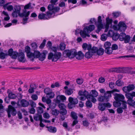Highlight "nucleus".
I'll return each mask as SVG.
<instances>
[{"instance_id":"f257e3e1","label":"nucleus","mask_w":135,"mask_h":135,"mask_svg":"<svg viewBox=\"0 0 135 135\" xmlns=\"http://www.w3.org/2000/svg\"><path fill=\"white\" fill-rule=\"evenodd\" d=\"M47 8L49 11L47 12L46 14L42 13L39 14L38 17L39 19L48 20L53 17L51 16L52 15L58 12L60 10L59 7H54L52 4L49 5Z\"/></svg>"},{"instance_id":"f03ea898","label":"nucleus","mask_w":135,"mask_h":135,"mask_svg":"<svg viewBox=\"0 0 135 135\" xmlns=\"http://www.w3.org/2000/svg\"><path fill=\"white\" fill-rule=\"evenodd\" d=\"M47 53L46 51H44L42 53H40L39 51L35 50L33 53H32L29 58H38L39 60L43 61L45 59L46 55Z\"/></svg>"},{"instance_id":"7ed1b4c3","label":"nucleus","mask_w":135,"mask_h":135,"mask_svg":"<svg viewBox=\"0 0 135 135\" xmlns=\"http://www.w3.org/2000/svg\"><path fill=\"white\" fill-rule=\"evenodd\" d=\"M113 28L115 30L124 32L126 29L127 26L123 22L120 21L118 25H114Z\"/></svg>"},{"instance_id":"20e7f679","label":"nucleus","mask_w":135,"mask_h":135,"mask_svg":"<svg viewBox=\"0 0 135 135\" xmlns=\"http://www.w3.org/2000/svg\"><path fill=\"white\" fill-rule=\"evenodd\" d=\"M61 56V53L60 52H57L55 54L50 52L49 54L48 59L51 60L53 61H56Z\"/></svg>"},{"instance_id":"39448f33","label":"nucleus","mask_w":135,"mask_h":135,"mask_svg":"<svg viewBox=\"0 0 135 135\" xmlns=\"http://www.w3.org/2000/svg\"><path fill=\"white\" fill-rule=\"evenodd\" d=\"M98 95V93L96 91L92 90L90 92V94H88V99H91L93 103H95L97 101V99L95 97H97Z\"/></svg>"},{"instance_id":"423d86ee","label":"nucleus","mask_w":135,"mask_h":135,"mask_svg":"<svg viewBox=\"0 0 135 135\" xmlns=\"http://www.w3.org/2000/svg\"><path fill=\"white\" fill-rule=\"evenodd\" d=\"M77 52L76 50L73 49L70 50H66L64 52V54H66L70 58H73L75 56Z\"/></svg>"},{"instance_id":"0eeeda50","label":"nucleus","mask_w":135,"mask_h":135,"mask_svg":"<svg viewBox=\"0 0 135 135\" xmlns=\"http://www.w3.org/2000/svg\"><path fill=\"white\" fill-rule=\"evenodd\" d=\"M69 103L68 106L69 109H71L74 107L75 105L78 103V100L76 98H74L72 97H69L68 99Z\"/></svg>"},{"instance_id":"6e6552de","label":"nucleus","mask_w":135,"mask_h":135,"mask_svg":"<svg viewBox=\"0 0 135 135\" xmlns=\"http://www.w3.org/2000/svg\"><path fill=\"white\" fill-rule=\"evenodd\" d=\"M130 39V36L126 35L124 33H122L120 34L119 35V40L121 41H124L126 43H128Z\"/></svg>"},{"instance_id":"1a4fd4ad","label":"nucleus","mask_w":135,"mask_h":135,"mask_svg":"<svg viewBox=\"0 0 135 135\" xmlns=\"http://www.w3.org/2000/svg\"><path fill=\"white\" fill-rule=\"evenodd\" d=\"M30 13V12L29 11H27L26 10H24L22 13L20 15V16L22 17L23 18V20L24 22L23 24H25L27 22L28 19V16Z\"/></svg>"},{"instance_id":"9d476101","label":"nucleus","mask_w":135,"mask_h":135,"mask_svg":"<svg viewBox=\"0 0 135 135\" xmlns=\"http://www.w3.org/2000/svg\"><path fill=\"white\" fill-rule=\"evenodd\" d=\"M88 92L86 90H80L78 93V94L80 96L79 99L82 100H85L86 98L88 99Z\"/></svg>"},{"instance_id":"9b49d317","label":"nucleus","mask_w":135,"mask_h":135,"mask_svg":"<svg viewBox=\"0 0 135 135\" xmlns=\"http://www.w3.org/2000/svg\"><path fill=\"white\" fill-rule=\"evenodd\" d=\"M102 20L101 17L99 16L98 18V22L97 23V29L96 31V32L98 33L100 30L103 28H104V26L102 23Z\"/></svg>"},{"instance_id":"f8f14e48","label":"nucleus","mask_w":135,"mask_h":135,"mask_svg":"<svg viewBox=\"0 0 135 135\" xmlns=\"http://www.w3.org/2000/svg\"><path fill=\"white\" fill-rule=\"evenodd\" d=\"M7 112L8 117L9 118L11 117V114L13 116H15L17 114L16 110L14 107L11 105L8 106Z\"/></svg>"},{"instance_id":"ddd939ff","label":"nucleus","mask_w":135,"mask_h":135,"mask_svg":"<svg viewBox=\"0 0 135 135\" xmlns=\"http://www.w3.org/2000/svg\"><path fill=\"white\" fill-rule=\"evenodd\" d=\"M135 88V86L134 85H129L127 86L123 87L122 88V90L124 92L127 93L133 90Z\"/></svg>"},{"instance_id":"4468645a","label":"nucleus","mask_w":135,"mask_h":135,"mask_svg":"<svg viewBox=\"0 0 135 135\" xmlns=\"http://www.w3.org/2000/svg\"><path fill=\"white\" fill-rule=\"evenodd\" d=\"M8 53V55L13 59H16L18 55V54L17 52L13 51V49H12L9 50Z\"/></svg>"},{"instance_id":"2eb2a0df","label":"nucleus","mask_w":135,"mask_h":135,"mask_svg":"<svg viewBox=\"0 0 135 135\" xmlns=\"http://www.w3.org/2000/svg\"><path fill=\"white\" fill-rule=\"evenodd\" d=\"M114 96V99L116 101H122L125 98L124 96L121 94H115Z\"/></svg>"},{"instance_id":"dca6fc26","label":"nucleus","mask_w":135,"mask_h":135,"mask_svg":"<svg viewBox=\"0 0 135 135\" xmlns=\"http://www.w3.org/2000/svg\"><path fill=\"white\" fill-rule=\"evenodd\" d=\"M89 33L88 32L86 29L84 28L83 30H81L80 32L81 36L83 38H85L86 37H89L90 35L89 34Z\"/></svg>"},{"instance_id":"f3484780","label":"nucleus","mask_w":135,"mask_h":135,"mask_svg":"<svg viewBox=\"0 0 135 135\" xmlns=\"http://www.w3.org/2000/svg\"><path fill=\"white\" fill-rule=\"evenodd\" d=\"M106 24L105 26V32H107L108 30L109 25H111L112 23V20L110 19L109 17L106 18Z\"/></svg>"},{"instance_id":"a211bd4d","label":"nucleus","mask_w":135,"mask_h":135,"mask_svg":"<svg viewBox=\"0 0 135 135\" xmlns=\"http://www.w3.org/2000/svg\"><path fill=\"white\" fill-rule=\"evenodd\" d=\"M18 59L20 62H24L26 60L25 55L23 52L20 53L18 55Z\"/></svg>"},{"instance_id":"6ab92c4d","label":"nucleus","mask_w":135,"mask_h":135,"mask_svg":"<svg viewBox=\"0 0 135 135\" xmlns=\"http://www.w3.org/2000/svg\"><path fill=\"white\" fill-rule=\"evenodd\" d=\"M38 104L41 107H38L37 108V111L38 113L40 114L44 112L43 108H45L46 107L43 104L40 103H39Z\"/></svg>"},{"instance_id":"aec40b11","label":"nucleus","mask_w":135,"mask_h":135,"mask_svg":"<svg viewBox=\"0 0 135 135\" xmlns=\"http://www.w3.org/2000/svg\"><path fill=\"white\" fill-rule=\"evenodd\" d=\"M30 51L31 49L29 46H27L25 47V51L26 53L27 56L29 58H30L32 53Z\"/></svg>"},{"instance_id":"412c9836","label":"nucleus","mask_w":135,"mask_h":135,"mask_svg":"<svg viewBox=\"0 0 135 135\" xmlns=\"http://www.w3.org/2000/svg\"><path fill=\"white\" fill-rule=\"evenodd\" d=\"M1 44L0 43V52H1L0 53V58L2 59H3L7 56L8 54L6 52L5 53L2 52V49L1 47Z\"/></svg>"},{"instance_id":"4be33fe9","label":"nucleus","mask_w":135,"mask_h":135,"mask_svg":"<svg viewBox=\"0 0 135 135\" xmlns=\"http://www.w3.org/2000/svg\"><path fill=\"white\" fill-rule=\"evenodd\" d=\"M75 56L76 58L78 60H81L84 57V54L81 51H79L78 53L77 52Z\"/></svg>"},{"instance_id":"5701e85b","label":"nucleus","mask_w":135,"mask_h":135,"mask_svg":"<svg viewBox=\"0 0 135 135\" xmlns=\"http://www.w3.org/2000/svg\"><path fill=\"white\" fill-rule=\"evenodd\" d=\"M85 28L86 29L87 32L90 33L94 29L95 26L94 25H90L88 26L85 27Z\"/></svg>"},{"instance_id":"b1692460","label":"nucleus","mask_w":135,"mask_h":135,"mask_svg":"<svg viewBox=\"0 0 135 135\" xmlns=\"http://www.w3.org/2000/svg\"><path fill=\"white\" fill-rule=\"evenodd\" d=\"M112 92L111 91H108L104 94V96L106 99V101H107V99L111 97V94Z\"/></svg>"},{"instance_id":"393cba45","label":"nucleus","mask_w":135,"mask_h":135,"mask_svg":"<svg viewBox=\"0 0 135 135\" xmlns=\"http://www.w3.org/2000/svg\"><path fill=\"white\" fill-rule=\"evenodd\" d=\"M33 118L35 120L37 121H41L42 119V115L39 113L35 114L33 116Z\"/></svg>"},{"instance_id":"a878e982","label":"nucleus","mask_w":135,"mask_h":135,"mask_svg":"<svg viewBox=\"0 0 135 135\" xmlns=\"http://www.w3.org/2000/svg\"><path fill=\"white\" fill-rule=\"evenodd\" d=\"M91 47L90 45H87L86 43H84L82 45V47L84 50H86V49L89 51Z\"/></svg>"},{"instance_id":"bb28decb","label":"nucleus","mask_w":135,"mask_h":135,"mask_svg":"<svg viewBox=\"0 0 135 135\" xmlns=\"http://www.w3.org/2000/svg\"><path fill=\"white\" fill-rule=\"evenodd\" d=\"M98 108L100 110L102 111H103L105 109V106L104 104V103H99V105L98 106Z\"/></svg>"},{"instance_id":"cd10ccee","label":"nucleus","mask_w":135,"mask_h":135,"mask_svg":"<svg viewBox=\"0 0 135 135\" xmlns=\"http://www.w3.org/2000/svg\"><path fill=\"white\" fill-rule=\"evenodd\" d=\"M21 104L23 107H26L28 104V102L25 99L22 100L21 101Z\"/></svg>"},{"instance_id":"c85d7f7f","label":"nucleus","mask_w":135,"mask_h":135,"mask_svg":"<svg viewBox=\"0 0 135 135\" xmlns=\"http://www.w3.org/2000/svg\"><path fill=\"white\" fill-rule=\"evenodd\" d=\"M104 52V49L102 48L97 49L96 54L98 55H103Z\"/></svg>"},{"instance_id":"c756f323","label":"nucleus","mask_w":135,"mask_h":135,"mask_svg":"<svg viewBox=\"0 0 135 135\" xmlns=\"http://www.w3.org/2000/svg\"><path fill=\"white\" fill-rule=\"evenodd\" d=\"M47 130L50 132L55 133L56 132L57 129L55 127H46Z\"/></svg>"},{"instance_id":"7c9ffc66","label":"nucleus","mask_w":135,"mask_h":135,"mask_svg":"<svg viewBox=\"0 0 135 135\" xmlns=\"http://www.w3.org/2000/svg\"><path fill=\"white\" fill-rule=\"evenodd\" d=\"M128 104L133 107L135 105V101L132 99H128L127 101Z\"/></svg>"},{"instance_id":"2f4dec72","label":"nucleus","mask_w":135,"mask_h":135,"mask_svg":"<svg viewBox=\"0 0 135 135\" xmlns=\"http://www.w3.org/2000/svg\"><path fill=\"white\" fill-rule=\"evenodd\" d=\"M92 55V52H91L90 51H88L85 54V56L86 58H89L91 57Z\"/></svg>"},{"instance_id":"473e14b6","label":"nucleus","mask_w":135,"mask_h":135,"mask_svg":"<svg viewBox=\"0 0 135 135\" xmlns=\"http://www.w3.org/2000/svg\"><path fill=\"white\" fill-rule=\"evenodd\" d=\"M51 113L52 115L57 116L59 114V112L57 109H54L52 110Z\"/></svg>"},{"instance_id":"72a5a7b5","label":"nucleus","mask_w":135,"mask_h":135,"mask_svg":"<svg viewBox=\"0 0 135 135\" xmlns=\"http://www.w3.org/2000/svg\"><path fill=\"white\" fill-rule=\"evenodd\" d=\"M56 98L57 100H65L66 99V97L63 95L57 96Z\"/></svg>"},{"instance_id":"f704fd0d","label":"nucleus","mask_w":135,"mask_h":135,"mask_svg":"<svg viewBox=\"0 0 135 135\" xmlns=\"http://www.w3.org/2000/svg\"><path fill=\"white\" fill-rule=\"evenodd\" d=\"M98 48L96 47H93L92 48H91L88 51H90L92 54L93 53H96L97 51Z\"/></svg>"},{"instance_id":"c9c22d12","label":"nucleus","mask_w":135,"mask_h":135,"mask_svg":"<svg viewBox=\"0 0 135 135\" xmlns=\"http://www.w3.org/2000/svg\"><path fill=\"white\" fill-rule=\"evenodd\" d=\"M105 52L108 54H110L113 52V50L111 47L105 49Z\"/></svg>"},{"instance_id":"e433bc0d","label":"nucleus","mask_w":135,"mask_h":135,"mask_svg":"<svg viewBox=\"0 0 135 135\" xmlns=\"http://www.w3.org/2000/svg\"><path fill=\"white\" fill-rule=\"evenodd\" d=\"M112 37L113 40L115 41H116L118 38L119 39V35L117 33H114Z\"/></svg>"},{"instance_id":"4c0bfd02","label":"nucleus","mask_w":135,"mask_h":135,"mask_svg":"<svg viewBox=\"0 0 135 135\" xmlns=\"http://www.w3.org/2000/svg\"><path fill=\"white\" fill-rule=\"evenodd\" d=\"M98 100L99 102H103L106 101V99L104 96H99L98 99Z\"/></svg>"},{"instance_id":"58836bf2","label":"nucleus","mask_w":135,"mask_h":135,"mask_svg":"<svg viewBox=\"0 0 135 135\" xmlns=\"http://www.w3.org/2000/svg\"><path fill=\"white\" fill-rule=\"evenodd\" d=\"M85 105L88 108H90L92 106V103L91 101L89 100H88L86 101Z\"/></svg>"},{"instance_id":"ea45409f","label":"nucleus","mask_w":135,"mask_h":135,"mask_svg":"<svg viewBox=\"0 0 135 135\" xmlns=\"http://www.w3.org/2000/svg\"><path fill=\"white\" fill-rule=\"evenodd\" d=\"M8 97L9 98L14 99L16 98V96L15 94L12 93H11L9 94Z\"/></svg>"},{"instance_id":"a19ab883","label":"nucleus","mask_w":135,"mask_h":135,"mask_svg":"<svg viewBox=\"0 0 135 135\" xmlns=\"http://www.w3.org/2000/svg\"><path fill=\"white\" fill-rule=\"evenodd\" d=\"M113 105L115 107H118L121 104L120 101H116L113 102Z\"/></svg>"},{"instance_id":"79ce46f5","label":"nucleus","mask_w":135,"mask_h":135,"mask_svg":"<svg viewBox=\"0 0 135 135\" xmlns=\"http://www.w3.org/2000/svg\"><path fill=\"white\" fill-rule=\"evenodd\" d=\"M71 117L74 119H77L78 117L77 114L74 112H72L71 113Z\"/></svg>"},{"instance_id":"37998d69","label":"nucleus","mask_w":135,"mask_h":135,"mask_svg":"<svg viewBox=\"0 0 135 135\" xmlns=\"http://www.w3.org/2000/svg\"><path fill=\"white\" fill-rule=\"evenodd\" d=\"M66 94L68 95H70L71 94L73 93V90L71 89L66 90L65 91Z\"/></svg>"},{"instance_id":"c03bdc74","label":"nucleus","mask_w":135,"mask_h":135,"mask_svg":"<svg viewBox=\"0 0 135 135\" xmlns=\"http://www.w3.org/2000/svg\"><path fill=\"white\" fill-rule=\"evenodd\" d=\"M111 43H110V42H106L104 44V46L105 49L111 47Z\"/></svg>"},{"instance_id":"a18cd8bd","label":"nucleus","mask_w":135,"mask_h":135,"mask_svg":"<svg viewBox=\"0 0 135 135\" xmlns=\"http://www.w3.org/2000/svg\"><path fill=\"white\" fill-rule=\"evenodd\" d=\"M122 108L123 109H124L127 108V103L126 101H122Z\"/></svg>"},{"instance_id":"49530a36","label":"nucleus","mask_w":135,"mask_h":135,"mask_svg":"<svg viewBox=\"0 0 135 135\" xmlns=\"http://www.w3.org/2000/svg\"><path fill=\"white\" fill-rule=\"evenodd\" d=\"M126 96L128 99H133L131 93H127L126 94Z\"/></svg>"},{"instance_id":"de8ad7c7","label":"nucleus","mask_w":135,"mask_h":135,"mask_svg":"<svg viewBox=\"0 0 135 135\" xmlns=\"http://www.w3.org/2000/svg\"><path fill=\"white\" fill-rule=\"evenodd\" d=\"M21 14L20 13H19L17 12L14 11L12 13V15L13 17H16L18 15L20 16V15Z\"/></svg>"},{"instance_id":"09e8293b","label":"nucleus","mask_w":135,"mask_h":135,"mask_svg":"<svg viewBox=\"0 0 135 135\" xmlns=\"http://www.w3.org/2000/svg\"><path fill=\"white\" fill-rule=\"evenodd\" d=\"M60 113L63 115H65L67 113V111L65 108L60 110Z\"/></svg>"},{"instance_id":"8fccbe9b","label":"nucleus","mask_w":135,"mask_h":135,"mask_svg":"<svg viewBox=\"0 0 135 135\" xmlns=\"http://www.w3.org/2000/svg\"><path fill=\"white\" fill-rule=\"evenodd\" d=\"M21 10V8L19 6H15V7L14 11L17 12L18 13H20Z\"/></svg>"},{"instance_id":"3c124183","label":"nucleus","mask_w":135,"mask_h":135,"mask_svg":"<svg viewBox=\"0 0 135 135\" xmlns=\"http://www.w3.org/2000/svg\"><path fill=\"white\" fill-rule=\"evenodd\" d=\"M51 91V90L49 88H47L44 90V92L47 95H48Z\"/></svg>"},{"instance_id":"603ef678","label":"nucleus","mask_w":135,"mask_h":135,"mask_svg":"<svg viewBox=\"0 0 135 135\" xmlns=\"http://www.w3.org/2000/svg\"><path fill=\"white\" fill-rule=\"evenodd\" d=\"M107 36L106 34H103L101 36V40L103 41H105L107 38Z\"/></svg>"},{"instance_id":"864d4df0","label":"nucleus","mask_w":135,"mask_h":135,"mask_svg":"<svg viewBox=\"0 0 135 135\" xmlns=\"http://www.w3.org/2000/svg\"><path fill=\"white\" fill-rule=\"evenodd\" d=\"M60 47L61 50H64L65 48V45L64 43H61L60 44Z\"/></svg>"},{"instance_id":"5fc2aeb1","label":"nucleus","mask_w":135,"mask_h":135,"mask_svg":"<svg viewBox=\"0 0 135 135\" xmlns=\"http://www.w3.org/2000/svg\"><path fill=\"white\" fill-rule=\"evenodd\" d=\"M116 84L117 86H120L123 84V83L122 81L118 80L116 81Z\"/></svg>"},{"instance_id":"6e6d98bb","label":"nucleus","mask_w":135,"mask_h":135,"mask_svg":"<svg viewBox=\"0 0 135 135\" xmlns=\"http://www.w3.org/2000/svg\"><path fill=\"white\" fill-rule=\"evenodd\" d=\"M43 117L47 119H49L50 117L49 114L47 112H45L44 114Z\"/></svg>"},{"instance_id":"4d7b16f0","label":"nucleus","mask_w":135,"mask_h":135,"mask_svg":"<svg viewBox=\"0 0 135 135\" xmlns=\"http://www.w3.org/2000/svg\"><path fill=\"white\" fill-rule=\"evenodd\" d=\"M114 34L113 31L110 30L109 31L107 35L108 36L112 37L113 36Z\"/></svg>"},{"instance_id":"13d9d810","label":"nucleus","mask_w":135,"mask_h":135,"mask_svg":"<svg viewBox=\"0 0 135 135\" xmlns=\"http://www.w3.org/2000/svg\"><path fill=\"white\" fill-rule=\"evenodd\" d=\"M58 106L60 110L65 108L66 106L65 105L62 103H60L59 104Z\"/></svg>"},{"instance_id":"bf43d9fd","label":"nucleus","mask_w":135,"mask_h":135,"mask_svg":"<svg viewBox=\"0 0 135 135\" xmlns=\"http://www.w3.org/2000/svg\"><path fill=\"white\" fill-rule=\"evenodd\" d=\"M60 86L58 83L56 82L54 84H52L51 85V87L52 88H55V87H59Z\"/></svg>"},{"instance_id":"052dcab7","label":"nucleus","mask_w":135,"mask_h":135,"mask_svg":"<svg viewBox=\"0 0 135 135\" xmlns=\"http://www.w3.org/2000/svg\"><path fill=\"white\" fill-rule=\"evenodd\" d=\"M46 42V40H45L44 39L43 40L40 46L39 47L40 48L42 49L45 46Z\"/></svg>"},{"instance_id":"680f3d73","label":"nucleus","mask_w":135,"mask_h":135,"mask_svg":"<svg viewBox=\"0 0 135 135\" xmlns=\"http://www.w3.org/2000/svg\"><path fill=\"white\" fill-rule=\"evenodd\" d=\"M111 48L113 50H116L118 49V45L115 44H113L112 45Z\"/></svg>"},{"instance_id":"e2e57ef3","label":"nucleus","mask_w":135,"mask_h":135,"mask_svg":"<svg viewBox=\"0 0 135 135\" xmlns=\"http://www.w3.org/2000/svg\"><path fill=\"white\" fill-rule=\"evenodd\" d=\"M48 97H49L50 98H52L54 97V94L53 92H51V91L48 95Z\"/></svg>"},{"instance_id":"0e129e2a","label":"nucleus","mask_w":135,"mask_h":135,"mask_svg":"<svg viewBox=\"0 0 135 135\" xmlns=\"http://www.w3.org/2000/svg\"><path fill=\"white\" fill-rule=\"evenodd\" d=\"M7 9L8 11H11L13 10V7L11 5H8L7 7Z\"/></svg>"},{"instance_id":"69168bd1","label":"nucleus","mask_w":135,"mask_h":135,"mask_svg":"<svg viewBox=\"0 0 135 135\" xmlns=\"http://www.w3.org/2000/svg\"><path fill=\"white\" fill-rule=\"evenodd\" d=\"M123 108L122 107L118 108L117 110L118 113H121L123 112Z\"/></svg>"},{"instance_id":"338daca9","label":"nucleus","mask_w":135,"mask_h":135,"mask_svg":"<svg viewBox=\"0 0 135 135\" xmlns=\"http://www.w3.org/2000/svg\"><path fill=\"white\" fill-rule=\"evenodd\" d=\"M120 13L118 12H115L113 13V17L115 18H116L118 17L120 15Z\"/></svg>"},{"instance_id":"774afa93","label":"nucleus","mask_w":135,"mask_h":135,"mask_svg":"<svg viewBox=\"0 0 135 135\" xmlns=\"http://www.w3.org/2000/svg\"><path fill=\"white\" fill-rule=\"evenodd\" d=\"M31 98L33 100H35L37 99L38 96L36 94H33L32 95Z\"/></svg>"}]
</instances>
